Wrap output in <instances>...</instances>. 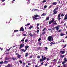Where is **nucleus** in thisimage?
Returning a JSON list of instances; mask_svg holds the SVG:
<instances>
[{"label": "nucleus", "mask_w": 67, "mask_h": 67, "mask_svg": "<svg viewBox=\"0 0 67 67\" xmlns=\"http://www.w3.org/2000/svg\"><path fill=\"white\" fill-rule=\"evenodd\" d=\"M27 41H28V40H27V39H26L25 40V42H26H26H27Z\"/></svg>", "instance_id": "nucleus-42"}, {"label": "nucleus", "mask_w": 67, "mask_h": 67, "mask_svg": "<svg viewBox=\"0 0 67 67\" xmlns=\"http://www.w3.org/2000/svg\"><path fill=\"white\" fill-rule=\"evenodd\" d=\"M47 63L45 64V66L46 67L47 66Z\"/></svg>", "instance_id": "nucleus-52"}, {"label": "nucleus", "mask_w": 67, "mask_h": 67, "mask_svg": "<svg viewBox=\"0 0 67 67\" xmlns=\"http://www.w3.org/2000/svg\"><path fill=\"white\" fill-rule=\"evenodd\" d=\"M61 31H62V29L59 30V31H58V33H59V32H61Z\"/></svg>", "instance_id": "nucleus-39"}, {"label": "nucleus", "mask_w": 67, "mask_h": 67, "mask_svg": "<svg viewBox=\"0 0 67 67\" xmlns=\"http://www.w3.org/2000/svg\"><path fill=\"white\" fill-rule=\"evenodd\" d=\"M64 15H64V14H62L61 15V16H63H63H64Z\"/></svg>", "instance_id": "nucleus-43"}, {"label": "nucleus", "mask_w": 67, "mask_h": 67, "mask_svg": "<svg viewBox=\"0 0 67 67\" xmlns=\"http://www.w3.org/2000/svg\"><path fill=\"white\" fill-rule=\"evenodd\" d=\"M5 3H3V4H2V5L3 6V5H5Z\"/></svg>", "instance_id": "nucleus-45"}, {"label": "nucleus", "mask_w": 67, "mask_h": 67, "mask_svg": "<svg viewBox=\"0 0 67 67\" xmlns=\"http://www.w3.org/2000/svg\"><path fill=\"white\" fill-rule=\"evenodd\" d=\"M42 49V47H39L38 48H37V49L38 50H41Z\"/></svg>", "instance_id": "nucleus-17"}, {"label": "nucleus", "mask_w": 67, "mask_h": 67, "mask_svg": "<svg viewBox=\"0 0 67 67\" xmlns=\"http://www.w3.org/2000/svg\"><path fill=\"white\" fill-rule=\"evenodd\" d=\"M65 55H63L62 56L60 55V57H61V58H63V57H64Z\"/></svg>", "instance_id": "nucleus-23"}, {"label": "nucleus", "mask_w": 67, "mask_h": 67, "mask_svg": "<svg viewBox=\"0 0 67 67\" xmlns=\"http://www.w3.org/2000/svg\"><path fill=\"white\" fill-rule=\"evenodd\" d=\"M6 66L7 67H12V65H10V64H9Z\"/></svg>", "instance_id": "nucleus-14"}, {"label": "nucleus", "mask_w": 67, "mask_h": 67, "mask_svg": "<svg viewBox=\"0 0 67 67\" xmlns=\"http://www.w3.org/2000/svg\"><path fill=\"white\" fill-rule=\"evenodd\" d=\"M39 25H40V24H37V27H38V26H39Z\"/></svg>", "instance_id": "nucleus-51"}, {"label": "nucleus", "mask_w": 67, "mask_h": 67, "mask_svg": "<svg viewBox=\"0 0 67 67\" xmlns=\"http://www.w3.org/2000/svg\"><path fill=\"white\" fill-rule=\"evenodd\" d=\"M57 4V2H54L53 3L52 5H55Z\"/></svg>", "instance_id": "nucleus-9"}, {"label": "nucleus", "mask_w": 67, "mask_h": 67, "mask_svg": "<svg viewBox=\"0 0 67 67\" xmlns=\"http://www.w3.org/2000/svg\"><path fill=\"white\" fill-rule=\"evenodd\" d=\"M34 11H39V10H38V9H34Z\"/></svg>", "instance_id": "nucleus-37"}, {"label": "nucleus", "mask_w": 67, "mask_h": 67, "mask_svg": "<svg viewBox=\"0 0 67 67\" xmlns=\"http://www.w3.org/2000/svg\"><path fill=\"white\" fill-rule=\"evenodd\" d=\"M65 51H60V53L61 54H65Z\"/></svg>", "instance_id": "nucleus-8"}, {"label": "nucleus", "mask_w": 67, "mask_h": 67, "mask_svg": "<svg viewBox=\"0 0 67 67\" xmlns=\"http://www.w3.org/2000/svg\"><path fill=\"white\" fill-rule=\"evenodd\" d=\"M19 32V31L18 30H15L14 31V32L15 33V32Z\"/></svg>", "instance_id": "nucleus-24"}, {"label": "nucleus", "mask_w": 67, "mask_h": 67, "mask_svg": "<svg viewBox=\"0 0 67 67\" xmlns=\"http://www.w3.org/2000/svg\"><path fill=\"white\" fill-rule=\"evenodd\" d=\"M40 43H38V45H41V41L39 42Z\"/></svg>", "instance_id": "nucleus-44"}, {"label": "nucleus", "mask_w": 67, "mask_h": 67, "mask_svg": "<svg viewBox=\"0 0 67 67\" xmlns=\"http://www.w3.org/2000/svg\"><path fill=\"white\" fill-rule=\"evenodd\" d=\"M41 38H40L38 39V41H41Z\"/></svg>", "instance_id": "nucleus-47"}, {"label": "nucleus", "mask_w": 67, "mask_h": 67, "mask_svg": "<svg viewBox=\"0 0 67 67\" xmlns=\"http://www.w3.org/2000/svg\"><path fill=\"white\" fill-rule=\"evenodd\" d=\"M8 59H9V58H5V60H8Z\"/></svg>", "instance_id": "nucleus-35"}, {"label": "nucleus", "mask_w": 67, "mask_h": 67, "mask_svg": "<svg viewBox=\"0 0 67 67\" xmlns=\"http://www.w3.org/2000/svg\"><path fill=\"white\" fill-rule=\"evenodd\" d=\"M4 63V64H8V61H4V62H3Z\"/></svg>", "instance_id": "nucleus-10"}, {"label": "nucleus", "mask_w": 67, "mask_h": 67, "mask_svg": "<svg viewBox=\"0 0 67 67\" xmlns=\"http://www.w3.org/2000/svg\"><path fill=\"white\" fill-rule=\"evenodd\" d=\"M29 46H26L25 47V49L24 50V49H21L22 52H26L27 49V48H29Z\"/></svg>", "instance_id": "nucleus-3"}, {"label": "nucleus", "mask_w": 67, "mask_h": 67, "mask_svg": "<svg viewBox=\"0 0 67 67\" xmlns=\"http://www.w3.org/2000/svg\"><path fill=\"white\" fill-rule=\"evenodd\" d=\"M49 17H47L46 20V21H47V20H49Z\"/></svg>", "instance_id": "nucleus-19"}, {"label": "nucleus", "mask_w": 67, "mask_h": 67, "mask_svg": "<svg viewBox=\"0 0 67 67\" xmlns=\"http://www.w3.org/2000/svg\"><path fill=\"white\" fill-rule=\"evenodd\" d=\"M51 44H52L53 45H54V44H55V43H54L52 42H51Z\"/></svg>", "instance_id": "nucleus-49"}, {"label": "nucleus", "mask_w": 67, "mask_h": 67, "mask_svg": "<svg viewBox=\"0 0 67 67\" xmlns=\"http://www.w3.org/2000/svg\"><path fill=\"white\" fill-rule=\"evenodd\" d=\"M24 31V28H23V26L21 27L20 30L19 31L21 32V31Z\"/></svg>", "instance_id": "nucleus-7"}, {"label": "nucleus", "mask_w": 67, "mask_h": 67, "mask_svg": "<svg viewBox=\"0 0 67 67\" xmlns=\"http://www.w3.org/2000/svg\"><path fill=\"white\" fill-rule=\"evenodd\" d=\"M59 27L58 26H57L56 27H55L53 29H56V31H58V30L59 29V27Z\"/></svg>", "instance_id": "nucleus-6"}, {"label": "nucleus", "mask_w": 67, "mask_h": 67, "mask_svg": "<svg viewBox=\"0 0 67 67\" xmlns=\"http://www.w3.org/2000/svg\"><path fill=\"white\" fill-rule=\"evenodd\" d=\"M45 30H46V28H44L42 30V32H44V31Z\"/></svg>", "instance_id": "nucleus-32"}, {"label": "nucleus", "mask_w": 67, "mask_h": 67, "mask_svg": "<svg viewBox=\"0 0 67 67\" xmlns=\"http://www.w3.org/2000/svg\"><path fill=\"white\" fill-rule=\"evenodd\" d=\"M35 18H36L37 17H40V16H39V15H34V16Z\"/></svg>", "instance_id": "nucleus-13"}, {"label": "nucleus", "mask_w": 67, "mask_h": 67, "mask_svg": "<svg viewBox=\"0 0 67 67\" xmlns=\"http://www.w3.org/2000/svg\"><path fill=\"white\" fill-rule=\"evenodd\" d=\"M53 24H54V25H57V23H56V22L55 21H54L53 22Z\"/></svg>", "instance_id": "nucleus-16"}, {"label": "nucleus", "mask_w": 67, "mask_h": 67, "mask_svg": "<svg viewBox=\"0 0 67 67\" xmlns=\"http://www.w3.org/2000/svg\"><path fill=\"white\" fill-rule=\"evenodd\" d=\"M23 47V44H21L20 45V48H19V49H21V48H22V47Z\"/></svg>", "instance_id": "nucleus-11"}, {"label": "nucleus", "mask_w": 67, "mask_h": 67, "mask_svg": "<svg viewBox=\"0 0 67 67\" xmlns=\"http://www.w3.org/2000/svg\"><path fill=\"white\" fill-rule=\"evenodd\" d=\"M46 50H47L48 48L47 47H45V48Z\"/></svg>", "instance_id": "nucleus-50"}, {"label": "nucleus", "mask_w": 67, "mask_h": 67, "mask_svg": "<svg viewBox=\"0 0 67 67\" xmlns=\"http://www.w3.org/2000/svg\"><path fill=\"white\" fill-rule=\"evenodd\" d=\"M24 66H25V63L24 62L23 63Z\"/></svg>", "instance_id": "nucleus-53"}, {"label": "nucleus", "mask_w": 67, "mask_h": 67, "mask_svg": "<svg viewBox=\"0 0 67 67\" xmlns=\"http://www.w3.org/2000/svg\"><path fill=\"white\" fill-rule=\"evenodd\" d=\"M12 59L13 60H14V61L16 59V58L13 57L12 58Z\"/></svg>", "instance_id": "nucleus-18"}, {"label": "nucleus", "mask_w": 67, "mask_h": 67, "mask_svg": "<svg viewBox=\"0 0 67 67\" xmlns=\"http://www.w3.org/2000/svg\"><path fill=\"white\" fill-rule=\"evenodd\" d=\"M65 34H64L63 33H62L60 34V36H63L64 35H65Z\"/></svg>", "instance_id": "nucleus-30"}, {"label": "nucleus", "mask_w": 67, "mask_h": 67, "mask_svg": "<svg viewBox=\"0 0 67 67\" xmlns=\"http://www.w3.org/2000/svg\"><path fill=\"white\" fill-rule=\"evenodd\" d=\"M47 40L49 41H53V36H50L48 37Z\"/></svg>", "instance_id": "nucleus-1"}, {"label": "nucleus", "mask_w": 67, "mask_h": 67, "mask_svg": "<svg viewBox=\"0 0 67 67\" xmlns=\"http://www.w3.org/2000/svg\"><path fill=\"white\" fill-rule=\"evenodd\" d=\"M67 17H65L64 19V20H67Z\"/></svg>", "instance_id": "nucleus-41"}, {"label": "nucleus", "mask_w": 67, "mask_h": 67, "mask_svg": "<svg viewBox=\"0 0 67 67\" xmlns=\"http://www.w3.org/2000/svg\"><path fill=\"white\" fill-rule=\"evenodd\" d=\"M52 20L51 21L53 22V21H54V18H52Z\"/></svg>", "instance_id": "nucleus-38"}, {"label": "nucleus", "mask_w": 67, "mask_h": 67, "mask_svg": "<svg viewBox=\"0 0 67 67\" xmlns=\"http://www.w3.org/2000/svg\"><path fill=\"white\" fill-rule=\"evenodd\" d=\"M28 55H29V53H26L25 54V57H27Z\"/></svg>", "instance_id": "nucleus-21"}, {"label": "nucleus", "mask_w": 67, "mask_h": 67, "mask_svg": "<svg viewBox=\"0 0 67 67\" xmlns=\"http://www.w3.org/2000/svg\"><path fill=\"white\" fill-rule=\"evenodd\" d=\"M62 65H64V64H65V63L63 62H62Z\"/></svg>", "instance_id": "nucleus-58"}, {"label": "nucleus", "mask_w": 67, "mask_h": 67, "mask_svg": "<svg viewBox=\"0 0 67 67\" xmlns=\"http://www.w3.org/2000/svg\"><path fill=\"white\" fill-rule=\"evenodd\" d=\"M32 18L33 19H35V20H37L38 19H39V18H37L35 17L34 16H33L32 17Z\"/></svg>", "instance_id": "nucleus-12"}, {"label": "nucleus", "mask_w": 67, "mask_h": 67, "mask_svg": "<svg viewBox=\"0 0 67 67\" xmlns=\"http://www.w3.org/2000/svg\"><path fill=\"white\" fill-rule=\"evenodd\" d=\"M66 59H67V58H65L64 59V60H66Z\"/></svg>", "instance_id": "nucleus-59"}, {"label": "nucleus", "mask_w": 67, "mask_h": 67, "mask_svg": "<svg viewBox=\"0 0 67 67\" xmlns=\"http://www.w3.org/2000/svg\"><path fill=\"white\" fill-rule=\"evenodd\" d=\"M53 21H51L49 22V24H51V23H53Z\"/></svg>", "instance_id": "nucleus-29"}, {"label": "nucleus", "mask_w": 67, "mask_h": 67, "mask_svg": "<svg viewBox=\"0 0 67 67\" xmlns=\"http://www.w3.org/2000/svg\"><path fill=\"white\" fill-rule=\"evenodd\" d=\"M33 26H31L29 28V29H31L32 28H33Z\"/></svg>", "instance_id": "nucleus-26"}, {"label": "nucleus", "mask_w": 67, "mask_h": 67, "mask_svg": "<svg viewBox=\"0 0 67 67\" xmlns=\"http://www.w3.org/2000/svg\"><path fill=\"white\" fill-rule=\"evenodd\" d=\"M55 10H58V7H57L55 9Z\"/></svg>", "instance_id": "nucleus-46"}, {"label": "nucleus", "mask_w": 67, "mask_h": 67, "mask_svg": "<svg viewBox=\"0 0 67 67\" xmlns=\"http://www.w3.org/2000/svg\"><path fill=\"white\" fill-rule=\"evenodd\" d=\"M51 7H52V5H51L49 7V8H51Z\"/></svg>", "instance_id": "nucleus-57"}, {"label": "nucleus", "mask_w": 67, "mask_h": 67, "mask_svg": "<svg viewBox=\"0 0 67 67\" xmlns=\"http://www.w3.org/2000/svg\"><path fill=\"white\" fill-rule=\"evenodd\" d=\"M47 8V6L46 5H45L44 6V9H46V8Z\"/></svg>", "instance_id": "nucleus-54"}, {"label": "nucleus", "mask_w": 67, "mask_h": 67, "mask_svg": "<svg viewBox=\"0 0 67 67\" xmlns=\"http://www.w3.org/2000/svg\"><path fill=\"white\" fill-rule=\"evenodd\" d=\"M60 15H61V14H58V16L57 19H58L59 21H60V19H61V18H60Z\"/></svg>", "instance_id": "nucleus-4"}, {"label": "nucleus", "mask_w": 67, "mask_h": 67, "mask_svg": "<svg viewBox=\"0 0 67 67\" xmlns=\"http://www.w3.org/2000/svg\"><path fill=\"white\" fill-rule=\"evenodd\" d=\"M25 38V37H24L23 39L21 40V42H23L24 41V39Z\"/></svg>", "instance_id": "nucleus-27"}, {"label": "nucleus", "mask_w": 67, "mask_h": 67, "mask_svg": "<svg viewBox=\"0 0 67 67\" xmlns=\"http://www.w3.org/2000/svg\"><path fill=\"white\" fill-rule=\"evenodd\" d=\"M46 2V0H44L42 1L43 3H44V2Z\"/></svg>", "instance_id": "nucleus-33"}, {"label": "nucleus", "mask_w": 67, "mask_h": 67, "mask_svg": "<svg viewBox=\"0 0 67 67\" xmlns=\"http://www.w3.org/2000/svg\"><path fill=\"white\" fill-rule=\"evenodd\" d=\"M15 55H18L17 56V57L18 58H21V55L19 54L18 53H16L15 54Z\"/></svg>", "instance_id": "nucleus-5"}, {"label": "nucleus", "mask_w": 67, "mask_h": 67, "mask_svg": "<svg viewBox=\"0 0 67 67\" xmlns=\"http://www.w3.org/2000/svg\"><path fill=\"white\" fill-rule=\"evenodd\" d=\"M66 62H67L66 60L65 61L63 62L64 63H66Z\"/></svg>", "instance_id": "nucleus-61"}, {"label": "nucleus", "mask_w": 67, "mask_h": 67, "mask_svg": "<svg viewBox=\"0 0 67 67\" xmlns=\"http://www.w3.org/2000/svg\"><path fill=\"white\" fill-rule=\"evenodd\" d=\"M65 17H67V13L66 14V15H65Z\"/></svg>", "instance_id": "nucleus-64"}, {"label": "nucleus", "mask_w": 67, "mask_h": 67, "mask_svg": "<svg viewBox=\"0 0 67 67\" xmlns=\"http://www.w3.org/2000/svg\"><path fill=\"white\" fill-rule=\"evenodd\" d=\"M30 23H28V24H27L26 25H25V26H28L29 25H30Z\"/></svg>", "instance_id": "nucleus-22"}, {"label": "nucleus", "mask_w": 67, "mask_h": 67, "mask_svg": "<svg viewBox=\"0 0 67 67\" xmlns=\"http://www.w3.org/2000/svg\"><path fill=\"white\" fill-rule=\"evenodd\" d=\"M42 33V34H43V35H44V34H45V32H43Z\"/></svg>", "instance_id": "nucleus-40"}, {"label": "nucleus", "mask_w": 67, "mask_h": 67, "mask_svg": "<svg viewBox=\"0 0 67 67\" xmlns=\"http://www.w3.org/2000/svg\"><path fill=\"white\" fill-rule=\"evenodd\" d=\"M23 47H24V46H25L24 44H23Z\"/></svg>", "instance_id": "nucleus-62"}, {"label": "nucleus", "mask_w": 67, "mask_h": 67, "mask_svg": "<svg viewBox=\"0 0 67 67\" xmlns=\"http://www.w3.org/2000/svg\"><path fill=\"white\" fill-rule=\"evenodd\" d=\"M39 31H40L39 30H37L36 31V32H37V34L38 33V32H39Z\"/></svg>", "instance_id": "nucleus-34"}, {"label": "nucleus", "mask_w": 67, "mask_h": 67, "mask_svg": "<svg viewBox=\"0 0 67 67\" xmlns=\"http://www.w3.org/2000/svg\"><path fill=\"white\" fill-rule=\"evenodd\" d=\"M47 61H48V60H49V58H47Z\"/></svg>", "instance_id": "nucleus-60"}, {"label": "nucleus", "mask_w": 67, "mask_h": 67, "mask_svg": "<svg viewBox=\"0 0 67 67\" xmlns=\"http://www.w3.org/2000/svg\"><path fill=\"white\" fill-rule=\"evenodd\" d=\"M12 48V47H11L9 49H6V51H9L11 50V49Z\"/></svg>", "instance_id": "nucleus-15"}, {"label": "nucleus", "mask_w": 67, "mask_h": 67, "mask_svg": "<svg viewBox=\"0 0 67 67\" xmlns=\"http://www.w3.org/2000/svg\"><path fill=\"white\" fill-rule=\"evenodd\" d=\"M3 63H4L3 61H2L1 62H0V64H2Z\"/></svg>", "instance_id": "nucleus-28"}, {"label": "nucleus", "mask_w": 67, "mask_h": 67, "mask_svg": "<svg viewBox=\"0 0 67 67\" xmlns=\"http://www.w3.org/2000/svg\"><path fill=\"white\" fill-rule=\"evenodd\" d=\"M41 16H45V13H43L41 15Z\"/></svg>", "instance_id": "nucleus-31"}, {"label": "nucleus", "mask_w": 67, "mask_h": 67, "mask_svg": "<svg viewBox=\"0 0 67 67\" xmlns=\"http://www.w3.org/2000/svg\"><path fill=\"white\" fill-rule=\"evenodd\" d=\"M66 46H67V44H65L64 46L63 47V48H65Z\"/></svg>", "instance_id": "nucleus-36"}, {"label": "nucleus", "mask_w": 67, "mask_h": 67, "mask_svg": "<svg viewBox=\"0 0 67 67\" xmlns=\"http://www.w3.org/2000/svg\"><path fill=\"white\" fill-rule=\"evenodd\" d=\"M43 62L41 63V65H43Z\"/></svg>", "instance_id": "nucleus-56"}, {"label": "nucleus", "mask_w": 67, "mask_h": 67, "mask_svg": "<svg viewBox=\"0 0 67 67\" xmlns=\"http://www.w3.org/2000/svg\"><path fill=\"white\" fill-rule=\"evenodd\" d=\"M37 58H40V56H38L37 57Z\"/></svg>", "instance_id": "nucleus-55"}, {"label": "nucleus", "mask_w": 67, "mask_h": 67, "mask_svg": "<svg viewBox=\"0 0 67 67\" xmlns=\"http://www.w3.org/2000/svg\"><path fill=\"white\" fill-rule=\"evenodd\" d=\"M57 13V11H55L54 13H53L54 14H56Z\"/></svg>", "instance_id": "nucleus-25"}, {"label": "nucleus", "mask_w": 67, "mask_h": 67, "mask_svg": "<svg viewBox=\"0 0 67 67\" xmlns=\"http://www.w3.org/2000/svg\"><path fill=\"white\" fill-rule=\"evenodd\" d=\"M42 59H40V62H42V61H44V60H45V59H46V57H44V56L42 55Z\"/></svg>", "instance_id": "nucleus-2"}, {"label": "nucleus", "mask_w": 67, "mask_h": 67, "mask_svg": "<svg viewBox=\"0 0 67 67\" xmlns=\"http://www.w3.org/2000/svg\"><path fill=\"white\" fill-rule=\"evenodd\" d=\"M29 35H30L31 36H33L34 35H32V33H30V34H29Z\"/></svg>", "instance_id": "nucleus-20"}, {"label": "nucleus", "mask_w": 67, "mask_h": 67, "mask_svg": "<svg viewBox=\"0 0 67 67\" xmlns=\"http://www.w3.org/2000/svg\"><path fill=\"white\" fill-rule=\"evenodd\" d=\"M55 11H56V10L55 9L53 11V12H55Z\"/></svg>", "instance_id": "nucleus-63"}, {"label": "nucleus", "mask_w": 67, "mask_h": 67, "mask_svg": "<svg viewBox=\"0 0 67 67\" xmlns=\"http://www.w3.org/2000/svg\"><path fill=\"white\" fill-rule=\"evenodd\" d=\"M19 62L21 64H22V61L21 60H19Z\"/></svg>", "instance_id": "nucleus-48"}]
</instances>
